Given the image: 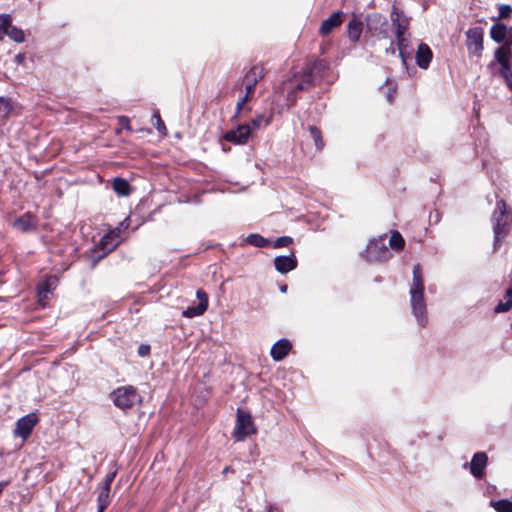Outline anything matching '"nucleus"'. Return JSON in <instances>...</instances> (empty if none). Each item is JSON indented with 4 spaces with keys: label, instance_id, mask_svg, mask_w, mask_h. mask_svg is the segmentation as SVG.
Listing matches in <instances>:
<instances>
[{
    "label": "nucleus",
    "instance_id": "f257e3e1",
    "mask_svg": "<svg viewBox=\"0 0 512 512\" xmlns=\"http://www.w3.org/2000/svg\"><path fill=\"white\" fill-rule=\"evenodd\" d=\"M410 304L417 323L424 327L428 322L426 303L424 300V282L419 264L413 267V279L410 287Z\"/></svg>",
    "mask_w": 512,
    "mask_h": 512
},
{
    "label": "nucleus",
    "instance_id": "f03ea898",
    "mask_svg": "<svg viewBox=\"0 0 512 512\" xmlns=\"http://www.w3.org/2000/svg\"><path fill=\"white\" fill-rule=\"evenodd\" d=\"M491 223L494 234L493 248L497 250L512 229V212L504 200L496 202L491 215Z\"/></svg>",
    "mask_w": 512,
    "mask_h": 512
},
{
    "label": "nucleus",
    "instance_id": "7ed1b4c3",
    "mask_svg": "<svg viewBox=\"0 0 512 512\" xmlns=\"http://www.w3.org/2000/svg\"><path fill=\"white\" fill-rule=\"evenodd\" d=\"M110 397L114 405L123 411H127L142 402L137 389L131 385L116 388Z\"/></svg>",
    "mask_w": 512,
    "mask_h": 512
},
{
    "label": "nucleus",
    "instance_id": "20e7f679",
    "mask_svg": "<svg viewBox=\"0 0 512 512\" xmlns=\"http://www.w3.org/2000/svg\"><path fill=\"white\" fill-rule=\"evenodd\" d=\"M386 234H383L377 239L371 240L366 248L365 257L371 262H381L388 260L391 253L386 244Z\"/></svg>",
    "mask_w": 512,
    "mask_h": 512
},
{
    "label": "nucleus",
    "instance_id": "39448f33",
    "mask_svg": "<svg viewBox=\"0 0 512 512\" xmlns=\"http://www.w3.org/2000/svg\"><path fill=\"white\" fill-rule=\"evenodd\" d=\"M465 45L469 55L480 58L484 50V30L482 27L476 26L469 28L465 32Z\"/></svg>",
    "mask_w": 512,
    "mask_h": 512
},
{
    "label": "nucleus",
    "instance_id": "423d86ee",
    "mask_svg": "<svg viewBox=\"0 0 512 512\" xmlns=\"http://www.w3.org/2000/svg\"><path fill=\"white\" fill-rule=\"evenodd\" d=\"M256 433V428L253 424L251 415L240 409L237 412V420L234 431V436L237 440H244L247 436Z\"/></svg>",
    "mask_w": 512,
    "mask_h": 512
},
{
    "label": "nucleus",
    "instance_id": "0eeeda50",
    "mask_svg": "<svg viewBox=\"0 0 512 512\" xmlns=\"http://www.w3.org/2000/svg\"><path fill=\"white\" fill-rule=\"evenodd\" d=\"M0 33L7 35L11 40L17 43H22L25 40L23 30L12 25L11 16L9 14L0 15Z\"/></svg>",
    "mask_w": 512,
    "mask_h": 512
},
{
    "label": "nucleus",
    "instance_id": "6e6552de",
    "mask_svg": "<svg viewBox=\"0 0 512 512\" xmlns=\"http://www.w3.org/2000/svg\"><path fill=\"white\" fill-rule=\"evenodd\" d=\"M490 37L496 43L502 45H512V27H508L502 22H495L490 28Z\"/></svg>",
    "mask_w": 512,
    "mask_h": 512
},
{
    "label": "nucleus",
    "instance_id": "1a4fd4ad",
    "mask_svg": "<svg viewBox=\"0 0 512 512\" xmlns=\"http://www.w3.org/2000/svg\"><path fill=\"white\" fill-rule=\"evenodd\" d=\"M38 418L36 414L30 413L17 421L16 428L14 430V434L16 436L21 437L22 439H27L35 425L37 424Z\"/></svg>",
    "mask_w": 512,
    "mask_h": 512
},
{
    "label": "nucleus",
    "instance_id": "9d476101",
    "mask_svg": "<svg viewBox=\"0 0 512 512\" xmlns=\"http://www.w3.org/2000/svg\"><path fill=\"white\" fill-rule=\"evenodd\" d=\"M252 132V128L249 124H241L234 130H230L225 133L224 139L234 144H245L247 143Z\"/></svg>",
    "mask_w": 512,
    "mask_h": 512
},
{
    "label": "nucleus",
    "instance_id": "9b49d317",
    "mask_svg": "<svg viewBox=\"0 0 512 512\" xmlns=\"http://www.w3.org/2000/svg\"><path fill=\"white\" fill-rule=\"evenodd\" d=\"M488 457L484 452H477L472 457L470 464L464 463L463 468L469 466L471 474L475 478H482L485 474V467L487 465Z\"/></svg>",
    "mask_w": 512,
    "mask_h": 512
},
{
    "label": "nucleus",
    "instance_id": "f8f14e48",
    "mask_svg": "<svg viewBox=\"0 0 512 512\" xmlns=\"http://www.w3.org/2000/svg\"><path fill=\"white\" fill-rule=\"evenodd\" d=\"M196 297L199 300L197 306L188 307L182 312V315L186 318H193L204 314L208 308V295L202 289L197 290Z\"/></svg>",
    "mask_w": 512,
    "mask_h": 512
},
{
    "label": "nucleus",
    "instance_id": "ddd939ff",
    "mask_svg": "<svg viewBox=\"0 0 512 512\" xmlns=\"http://www.w3.org/2000/svg\"><path fill=\"white\" fill-rule=\"evenodd\" d=\"M391 21L396 28V39L407 37L409 19L405 17L395 6L391 12Z\"/></svg>",
    "mask_w": 512,
    "mask_h": 512
},
{
    "label": "nucleus",
    "instance_id": "4468645a",
    "mask_svg": "<svg viewBox=\"0 0 512 512\" xmlns=\"http://www.w3.org/2000/svg\"><path fill=\"white\" fill-rule=\"evenodd\" d=\"M38 219L32 213L27 212L13 222V227L21 232H30L37 228Z\"/></svg>",
    "mask_w": 512,
    "mask_h": 512
},
{
    "label": "nucleus",
    "instance_id": "2eb2a0df",
    "mask_svg": "<svg viewBox=\"0 0 512 512\" xmlns=\"http://www.w3.org/2000/svg\"><path fill=\"white\" fill-rule=\"evenodd\" d=\"M58 279L55 276L48 277L45 281L38 285V299L39 303L44 307L48 300L49 294L55 289Z\"/></svg>",
    "mask_w": 512,
    "mask_h": 512
},
{
    "label": "nucleus",
    "instance_id": "dca6fc26",
    "mask_svg": "<svg viewBox=\"0 0 512 512\" xmlns=\"http://www.w3.org/2000/svg\"><path fill=\"white\" fill-rule=\"evenodd\" d=\"M274 266L279 273L285 274L297 267V259L293 253L285 256H277L274 259Z\"/></svg>",
    "mask_w": 512,
    "mask_h": 512
},
{
    "label": "nucleus",
    "instance_id": "f3484780",
    "mask_svg": "<svg viewBox=\"0 0 512 512\" xmlns=\"http://www.w3.org/2000/svg\"><path fill=\"white\" fill-rule=\"evenodd\" d=\"M342 11H336L332 13L327 19H325L320 27L319 34L322 36H326L330 34L335 28L339 27L342 23Z\"/></svg>",
    "mask_w": 512,
    "mask_h": 512
},
{
    "label": "nucleus",
    "instance_id": "a211bd4d",
    "mask_svg": "<svg viewBox=\"0 0 512 512\" xmlns=\"http://www.w3.org/2000/svg\"><path fill=\"white\" fill-rule=\"evenodd\" d=\"M366 33L374 36L379 28L387 26V21L379 13L368 14L365 18Z\"/></svg>",
    "mask_w": 512,
    "mask_h": 512
},
{
    "label": "nucleus",
    "instance_id": "6ab92c4d",
    "mask_svg": "<svg viewBox=\"0 0 512 512\" xmlns=\"http://www.w3.org/2000/svg\"><path fill=\"white\" fill-rule=\"evenodd\" d=\"M433 58V52L430 47L426 43H420L418 45L415 60L416 64L421 69H427L430 65V62Z\"/></svg>",
    "mask_w": 512,
    "mask_h": 512
},
{
    "label": "nucleus",
    "instance_id": "aec40b11",
    "mask_svg": "<svg viewBox=\"0 0 512 512\" xmlns=\"http://www.w3.org/2000/svg\"><path fill=\"white\" fill-rule=\"evenodd\" d=\"M290 349V342L286 339H280L272 346L270 354L275 361H280L289 353Z\"/></svg>",
    "mask_w": 512,
    "mask_h": 512
},
{
    "label": "nucleus",
    "instance_id": "412c9836",
    "mask_svg": "<svg viewBox=\"0 0 512 512\" xmlns=\"http://www.w3.org/2000/svg\"><path fill=\"white\" fill-rule=\"evenodd\" d=\"M363 31V22L354 15L347 25V34L351 42L355 43L360 39Z\"/></svg>",
    "mask_w": 512,
    "mask_h": 512
},
{
    "label": "nucleus",
    "instance_id": "4be33fe9",
    "mask_svg": "<svg viewBox=\"0 0 512 512\" xmlns=\"http://www.w3.org/2000/svg\"><path fill=\"white\" fill-rule=\"evenodd\" d=\"M511 49L508 45H501L494 52V59L500 67L512 65L511 63Z\"/></svg>",
    "mask_w": 512,
    "mask_h": 512
},
{
    "label": "nucleus",
    "instance_id": "5701e85b",
    "mask_svg": "<svg viewBox=\"0 0 512 512\" xmlns=\"http://www.w3.org/2000/svg\"><path fill=\"white\" fill-rule=\"evenodd\" d=\"M110 489L108 484H101L97 487L98 512H104L110 503Z\"/></svg>",
    "mask_w": 512,
    "mask_h": 512
},
{
    "label": "nucleus",
    "instance_id": "b1692460",
    "mask_svg": "<svg viewBox=\"0 0 512 512\" xmlns=\"http://www.w3.org/2000/svg\"><path fill=\"white\" fill-rule=\"evenodd\" d=\"M120 230L121 228H117V231H112L111 233L106 234L101 238L99 245L102 250L111 252L117 247L118 241H116V238L119 237Z\"/></svg>",
    "mask_w": 512,
    "mask_h": 512
},
{
    "label": "nucleus",
    "instance_id": "393cba45",
    "mask_svg": "<svg viewBox=\"0 0 512 512\" xmlns=\"http://www.w3.org/2000/svg\"><path fill=\"white\" fill-rule=\"evenodd\" d=\"M397 47H398V51H399V56L401 57L402 62L405 64L406 60L408 58H411V55L413 52L412 45L410 43L409 38L403 37V38L397 39Z\"/></svg>",
    "mask_w": 512,
    "mask_h": 512
},
{
    "label": "nucleus",
    "instance_id": "a878e982",
    "mask_svg": "<svg viewBox=\"0 0 512 512\" xmlns=\"http://www.w3.org/2000/svg\"><path fill=\"white\" fill-rule=\"evenodd\" d=\"M264 68L262 65H254L243 77V83L257 84L264 77Z\"/></svg>",
    "mask_w": 512,
    "mask_h": 512
},
{
    "label": "nucleus",
    "instance_id": "bb28decb",
    "mask_svg": "<svg viewBox=\"0 0 512 512\" xmlns=\"http://www.w3.org/2000/svg\"><path fill=\"white\" fill-rule=\"evenodd\" d=\"M112 188L118 196H128L131 192L129 182L121 177L114 178Z\"/></svg>",
    "mask_w": 512,
    "mask_h": 512
},
{
    "label": "nucleus",
    "instance_id": "cd10ccee",
    "mask_svg": "<svg viewBox=\"0 0 512 512\" xmlns=\"http://www.w3.org/2000/svg\"><path fill=\"white\" fill-rule=\"evenodd\" d=\"M13 105L10 98L0 96V122L5 121L12 112Z\"/></svg>",
    "mask_w": 512,
    "mask_h": 512
},
{
    "label": "nucleus",
    "instance_id": "c85d7f7f",
    "mask_svg": "<svg viewBox=\"0 0 512 512\" xmlns=\"http://www.w3.org/2000/svg\"><path fill=\"white\" fill-rule=\"evenodd\" d=\"M244 242L249 244V245H252L254 247H258V248H262V247H265L269 244V240L262 237L261 235L259 234H256V233H252V234H249L245 239H244Z\"/></svg>",
    "mask_w": 512,
    "mask_h": 512
},
{
    "label": "nucleus",
    "instance_id": "c756f323",
    "mask_svg": "<svg viewBox=\"0 0 512 512\" xmlns=\"http://www.w3.org/2000/svg\"><path fill=\"white\" fill-rule=\"evenodd\" d=\"M389 245L392 249H395L397 251L403 249L405 245L404 238L398 231L392 232L390 239H389Z\"/></svg>",
    "mask_w": 512,
    "mask_h": 512
},
{
    "label": "nucleus",
    "instance_id": "7c9ffc66",
    "mask_svg": "<svg viewBox=\"0 0 512 512\" xmlns=\"http://www.w3.org/2000/svg\"><path fill=\"white\" fill-rule=\"evenodd\" d=\"M497 512H512V502L506 499L491 503Z\"/></svg>",
    "mask_w": 512,
    "mask_h": 512
},
{
    "label": "nucleus",
    "instance_id": "2f4dec72",
    "mask_svg": "<svg viewBox=\"0 0 512 512\" xmlns=\"http://www.w3.org/2000/svg\"><path fill=\"white\" fill-rule=\"evenodd\" d=\"M271 122V116L266 117L265 115H258L256 118H254L251 123L249 124L252 128V130L259 129L262 125H269Z\"/></svg>",
    "mask_w": 512,
    "mask_h": 512
},
{
    "label": "nucleus",
    "instance_id": "473e14b6",
    "mask_svg": "<svg viewBox=\"0 0 512 512\" xmlns=\"http://www.w3.org/2000/svg\"><path fill=\"white\" fill-rule=\"evenodd\" d=\"M499 73L503 77L506 85L512 90V65L500 67Z\"/></svg>",
    "mask_w": 512,
    "mask_h": 512
},
{
    "label": "nucleus",
    "instance_id": "72a5a7b5",
    "mask_svg": "<svg viewBox=\"0 0 512 512\" xmlns=\"http://www.w3.org/2000/svg\"><path fill=\"white\" fill-rule=\"evenodd\" d=\"M309 132L311 134V136L313 137L314 139V143L317 147V149H322L323 146H324V143H323V140H322V136H321V132L320 130L315 127V126H309Z\"/></svg>",
    "mask_w": 512,
    "mask_h": 512
},
{
    "label": "nucleus",
    "instance_id": "f704fd0d",
    "mask_svg": "<svg viewBox=\"0 0 512 512\" xmlns=\"http://www.w3.org/2000/svg\"><path fill=\"white\" fill-rule=\"evenodd\" d=\"M314 74H321L326 68L327 63L324 60H316L307 66Z\"/></svg>",
    "mask_w": 512,
    "mask_h": 512
},
{
    "label": "nucleus",
    "instance_id": "c9c22d12",
    "mask_svg": "<svg viewBox=\"0 0 512 512\" xmlns=\"http://www.w3.org/2000/svg\"><path fill=\"white\" fill-rule=\"evenodd\" d=\"M313 76L314 72L311 71L308 67H306L305 70L303 71L301 81L307 86V88L313 85Z\"/></svg>",
    "mask_w": 512,
    "mask_h": 512
},
{
    "label": "nucleus",
    "instance_id": "e433bc0d",
    "mask_svg": "<svg viewBox=\"0 0 512 512\" xmlns=\"http://www.w3.org/2000/svg\"><path fill=\"white\" fill-rule=\"evenodd\" d=\"M499 10V19H508L512 14V7L507 4H502L498 8Z\"/></svg>",
    "mask_w": 512,
    "mask_h": 512
},
{
    "label": "nucleus",
    "instance_id": "4c0bfd02",
    "mask_svg": "<svg viewBox=\"0 0 512 512\" xmlns=\"http://www.w3.org/2000/svg\"><path fill=\"white\" fill-rule=\"evenodd\" d=\"M512 308V300H506L505 302H499L495 308V313H505Z\"/></svg>",
    "mask_w": 512,
    "mask_h": 512
},
{
    "label": "nucleus",
    "instance_id": "58836bf2",
    "mask_svg": "<svg viewBox=\"0 0 512 512\" xmlns=\"http://www.w3.org/2000/svg\"><path fill=\"white\" fill-rule=\"evenodd\" d=\"M293 242V239L289 236H282L275 240L273 247L274 248H282L290 245Z\"/></svg>",
    "mask_w": 512,
    "mask_h": 512
},
{
    "label": "nucleus",
    "instance_id": "ea45409f",
    "mask_svg": "<svg viewBox=\"0 0 512 512\" xmlns=\"http://www.w3.org/2000/svg\"><path fill=\"white\" fill-rule=\"evenodd\" d=\"M153 119L156 121V128L159 132H164L166 130L165 124L162 121L158 112L154 113Z\"/></svg>",
    "mask_w": 512,
    "mask_h": 512
},
{
    "label": "nucleus",
    "instance_id": "a19ab883",
    "mask_svg": "<svg viewBox=\"0 0 512 512\" xmlns=\"http://www.w3.org/2000/svg\"><path fill=\"white\" fill-rule=\"evenodd\" d=\"M118 123L125 129L131 130L130 120L127 116H119Z\"/></svg>",
    "mask_w": 512,
    "mask_h": 512
},
{
    "label": "nucleus",
    "instance_id": "79ce46f5",
    "mask_svg": "<svg viewBox=\"0 0 512 512\" xmlns=\"http://www.w3.org/2000/svg\"><path fill=\"white\" fill-rule=\"evenodd\" d=\"M377 33L384 39H390L388 25L382 28H379Z\"/></svg>",
    "mask_w": 512,
    "mask_h": 512
},
{
    "label": "nucleus",
    "instance_id": "37998d69",
    "mask_svg": "<svg viewBox=\"0 0 512 512\" xmlns=\"http://www.w3.org/2000/svg\"><path fill=\"white\" fill-rule=\"evenodd\" d=\"M150 352V346L148 345H140L138 348V353L140 356H147Z\"/></svg>",
    "mask_w": 512,
    "mask_h": 512
},
{
    "label": "nucleus",
    "instance_id": "c03bdc74",
    "mask_svg": "<svg viewBox=\"0 0 512 512\" xmlns=\"http://www.w3.org/2000/svg\"><path fill=\"white\" fill-rule=\"evenodd\" d=\"M386 54L395 55L396 48L394 47V42L390 39L389 41V47L385 49Z\"/></svg>",
    "mask_w": 512,
    "mask_h": 512
},
{
    "label": "nucleus",
    "instance_id": "a18cd8bd",
    "mask_svg": "<svg viewBox=\"0 0 512 512\" xmlns=\"http://www.w3.org/2000/svg\"><path fill=\"white\" fill-rule=\"evenodd\" d=\"M114 477H115V473H110V474L106 475L105 480L103 481L102 484H108V487L111 488V484L114 480Z\"/></svg>",
    "mask_w": 512,
    "mask_h": 512
},
{
    "label": "nucleus",
    "instance_id": "49530a36",
    "mask_svg": "<svg viewBox=\"0 0 512 512\" xmlns=\"http://www.w3.org/2000/svg\"><path fill=\"white\" fill-rule=\"evenodd\" d=\"M26 59V56L24 53H19L17 54L15 57H14V61L17 63V64H23L24 61Z\"/></svg>",
    "mask_w": 512,
    "mask_h": 512
},
{
    "label": "nucleus",
    "instance_id": "de8ad7c7",
    "mask_svg": "<svg viewBox=\"0 0 512 512\" xmlns=\"http://www.w3.org/2000/svg\"><path fill=\"white\" fill-rule=\"evenodd\" d=\"M243 84L245 85L246 93L251 95L254 92L256 85L252 84V83H243Z\"/></svg>",
    "mask_w": 512,
    "mask_h": 512
},
{
    "label": "nucleus",
    "instance_id": "09e8293b",
    "mask_svg": "<svg viewBox=\"0 0 512 512\" xmlns=\"http://www.w3.org/2000/svg\"><path fill=\"white\" fill-rule=\"evenodd\" d=\"M244 106V103H242L240 100L237 102V105H236V112H235V115L234 117L237 118L239 117L240 113H241V110Z\"/></svg>",
    "mask_w": 512,
    "mask_h": 512
},
{
    "label": "nucleus",
    "instance_id": "8fccbe9b",
    "mask_svg": "<svg viewBox=\"0 0 512 512\" xmlns=\"http://www.w3.org/2000/svg\"><path fill=\"white\" fill-rule=\"evenodd\" d=\"M306 88H307V86H306L302 81H300V82H298V83L296 84V86H295V88H294L293 93H294L295 91H301V90H304V89H306Z\"/></svg>",
    "mask_w": 512,
    "mask_h": 512
},
{
    "label": "nucleus",
    "instance_id": "3c124183",
    "mask_svg": "<svg viewBox=\"0 0 512 512\" xmlns=\"http://www.w3.org/2000/svg\"><path fill=\"white\" fill-rule=\"evenodd\" d=\"M507 300H512V278H511V286L506 290Z\"/></svg>",
    "mask_w": 512,
    "mask_h": 512
},
{
    "label": "nucleus",
    "instance_id": "603ef678",
    "mask_svg": "<svg viewBox=\"0 0 512 512\" xmlns=\"http://www.w3.org/2000/svg\"><path fill=\"white\" fill-rule=\"evenodd\" d=\"M9 484V481L8 480H5V481H1L0 482V495L2 494L4 488Z\"/></svg>",
    "mask_w": 512,
    "mask_h": 512
},
{
    "label": "nucleus",
    "instance_id": "864d4df0",
    "mask_svg": "<svg viewBox=\"0 0 512 512\" xmlns=\"http://www.w3.org/2000/svg\"><path fill=\"white\" fill-rule=\"evenodd\" d=\"M249 98L250 94L245 93V95L242 98H240V101L245 104L249 100Z\"/></svg>",
    "mask_w": 512,
    "mask_h": 512
},
{
    "label": "nucleus",
    "instance_id": "5fc2aeb1",
    "mask_svg": "<svg viewBox=\"0 0 512 512\" xmlns=\"http://www.w3.org/2000/svg\"><path fill=\"white\" fill-rule=\"evenodd\" d=\"M387 98H388L389 102H392V100H393V93L389 92L388 95H387Z\"/></svg>",
    "mask_w": 512,
    "mask_h": 512
},
{
    "label": "nucleus",
    "instance_id": "6e6d98bb",
    "mask_svg": "<svg viewBox=\"0 0 512 512\" xmlns=\"http://www.w3.org/2000/svg\"><path fill=\"white\" fill-rule=\"evenodd\" d=\"M280 291H281L282 293H285V292L287 291V286H286V285L281 286V287H280Z\"/></svg>",
    "mask_w": 512,
    "mask_h": 512
},
{
    "label": "nucleus",
    "instance_id": "4d7b16f0",
    "mask_svg": "<svg viewBox=\"0 0 512 512\" xmlns=\"http://www.w3.org/2000/svg\"><path fill=\"white\" fill-rule=\"evenodd\" d=\"M227 472H229V468L228 467L224 468V470H223L224 474H226Z\"/></svg>",
    "mask_w": 512,
    "mask_h": 512
},
{
    "label": "nucleus",
    "instance_id": "13d9d810",
    "mask_svg": "<svg viewBox=\"0 0 512 512\" xmlns=\"http://www.w3.org/2000/svg\"><path fill=\"white\" fill-rule=\"evenodd\" d=\"M2 284V282L0 281V285Z\"/></svg>",
    "mask_w": 512,
    "mask_h": 512
}]
</instances>
